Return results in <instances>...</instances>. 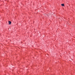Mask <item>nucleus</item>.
I'll list each match as a JSON object with an SVG mask.
<instances>
[{
	"label": "nucleus",
	"instance_id": "nucleus-1",
	"mask_svg": "<svg viewBox=\"0 0 75 75\" xmlns=\"http://www.w3.org/2000/svg\"><path fill=\"white\" fill-rule=\"evenodd\" d=\"M11 22L10 21H8V24H11Z\"/></svg>",
	"mask_w": 75,
	"mask_h": 75
},
{
	"label": "nucleus",
	"instance_id": "nucleus-2",
	"mask_svg": "<svg viewBox=\"0 0 75 75\" xmlns=\"http://www.w3.org/2000/svg\"><path fill=\"white\" fill-rule=\"evenodd\" d=\"M61 6H64V4H61Z\"/></svg>",
	"mask_w": 75,
	"mask_h": 75
}]
</instances>
